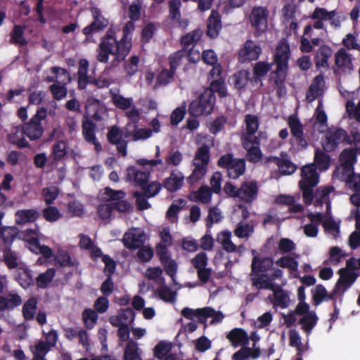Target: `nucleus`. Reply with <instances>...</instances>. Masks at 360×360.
Segmentation results:
<instances>
[{"mask_svg":"<svg viewBox=\"0 0 360 360\" xmlns=\"http://www.w3.org/2000/svg\"><path fill=\"white\" fill-rule=\"evenodd\" d=\"M276 264L281 268H286L295 271L298 269L299 263L290 256H283L276 261Z\"/></svg>","mask_w":360,"mask_h":360,"instance_id":"obj_47","label":"nucleus"},{"mask_svg":"<svg viewBox=\"0 0 360 360\" xmlns=\"http://www.w3.org/2000/svg\"><path fill=\"white\" fill-rule=\"evenodd\" d=\"M219 167L226 170L229 179H237L243 175L246 170V161L243 158H234L232 153L222 155L217 160Z\"/></svg>","mask_w":360,"mask_h":360,"instance_id":"obj_3","label":"nucleus"},{"mask_svg":"<svg viewBox=\"0 0 360 360\" xmlns=\"http://www.w3.org/2000/svg\"><path fill=\"white\" fill-rule=\"evenodd\" d=\"M82 319L85 327L91 329L96 323L98 314L91 309H86L82 312Z\"/></svg>","mask_w":360,"mask_h":360,"instance_id":"obj_51","label":"nucleus"},{"mask_svg":"<svg viewBox=\"0 0 360 360\" xmlns=\"http://www.w3.org/2000/svg\"><path fill=\"white\" fill-rule=\"evenodd\" d=\"M243 147L247 151L246 159L250 162L257 163L262 160L263 154L260 147L252 146H248L247 143L245 146H243Z\"/></svg>","mask_w":360,"mask_h":360,"instance_id":"obj_42","label":"nucleus"},{"mask_svg":"<svg viewBox=\"0 0 360 360\" xmlns=\"http://www.w3.org/2000/svg\"><path fill=\"white\" fill-rule=\"evenodd\" d=\"M21 303V297L17 294H8L6 297L0 296V311L12 309Z\"/></svg>","mask_w":360,"mask_h":360,"instance_id":"obj_31","label":"nucleus"},{"mask_svg":"<svg viewBox=\"0 0 360 360\" xmlns=\"http://www.w3.org/2000/svg\"><path fill=\"white\" fill-rule=\"evenodd\" d=\"M332 55L330 46H320L314 57L315 65L317 68H328V59Z\"/></svg>","mask_w":360,"mask_h":360,"instance_id":"obj_27","label":"nucleus"},{"mask_svg":"<svg viewBox=\"0 0 360 360\" xmlns=\"http://www.w3.org/2000/svg\"><path fill=\"white\" fill-rule=\"evenodd\" d=\"M274 296L273 304L274 306L280 307L282 309H285L289 306L290 298L287 291L284 290L276 294Z\"/></svg>","mask_w":360,"mask_h":360,"instance_id":"obj_61","label":"nucleus"},{"mask_svg":"<svg viewBox=\"0 0 360 360\" xmlns=\"http://www.w3.org/2000/svg\"><path fill=\"white\" fill-rule=\"evenodd\" d=\"M51 72L52 73V75L47 76L46 77V81L49 82H59L58 79H60L61 77H64L62 81L67 80L69 81L70 79V74L69 72L64 68H61L59 67H52L51 68Z\"/></svg>","mask_w":360,"mask_h":360,"instance_id":"obj_40","label":"nucleus"},{"mask_svg":"<svg viewBox=\"0 0 360 360\" xmlns=\"http://www.w3.org/2000/svg\"><path fill=\"white\" fill-rule=\"evenodd\" d=\"M44 218L49 222H54L61 217V214L57 207L48 206L43 210Z\"/></svg>","mask_w":360,"mask_h":360,"instance_id":"obj_62","label":"nucleus"},{"mask_svg":"<svg viewBox=\"0 0 360 360\" xmlns=\"http://www.w3.org/2000/svg\"><path fill=\"white\" fill-rule=\"evenodd\" d=\"M171 350V345L165 341H160L154 347V356L158 359H162Z\"/></svg>","mask_w":360,"mask_h":360,"instance_id":"obj_58","label":"nucleus"},{"mask_svg":"<svg viewBox=\"0 0 360 360\" xmlns=\"http://www.w3.org/2000/svg\"><path fill=\"white\" fill-rule=\"evenodd\" d=\"M288 124L290 129V132L292 135H303L304 130L303 126L296 115H291L289 116L288 120Z\"/></svg>","mask_w":360,"mask_h":360,"instance_id":"obj_46","label":"nucleus"},{"mask_svg":"<svg viewBox=\"0 0 360 360\" xmlns=\"http://www.w3.org/2000/svg\"><path fill=\"white\" fill-rule=\"evenodd\" d=\"M261 52V46H243L239 51L238 60L241 63L255 60Z\"/></svg>","mask_w":360,"mask_h":360,"instance_id":"obj_22","label":"nucleus"},{"mask_svg":"<svg viewBox=\"0 0 360 360\" xmlns=\"http://www.w3.org/2000/svg\"><path fill=\"white\" fill-rule=\"evenodd\" d=\"M37 300L32 297L24 303V319L32 320L37 311Z\"/></svg>","mask_w":360,"mask_h":360,"instance_id":"obj_45","label":"nucleus"},{"mask_svg":"<svg viewBox=\"0 0 360 360\" xmlns=\"http://www.w3.org/2000/svg\"><path fill=\"white\" fill-rule=\"evenodd\" d=\"M82 136L84 139L89 144L94 145V149L97 153L102 150V146L96 136V124L90 119L82 120Z\"/></svg>","mask_w":360,"mask_h":360,"instance_id":"obj_11","label":"nucleus"},{"mask_svg":"<svg viewBox=\"0 0 360 360\" xmlns=\"http://www.w3.org/2000/svg\"><path fill=\"white\" fill-rule=\"evenodd\" d=\"M274 162L284 175L291 174L296 170L295 165L288 159L274 158Z\"/></svg>","mask_w":360,"mask_h":360,"instance_id":"obj_41","label":"nucleus"},{"mask_svg":"<svg viewBox=\"0 0 360 360\" xmlns=\"http://www.w3.org/2000/svg\"><path fill=\"white\" fill-rule=\"evenodd\" d=\"M216 97L210 91H203L195 100L191 102L188 112L193 117L208 115L213 112Z\"/></svg>","mask_w":360,"mask_h":360,"instance_id":"obj_4","label":"nucleus"},{"mask_svg":"<svg viewBox=\"0 0 360 360\" xmlns=\"http://www.w3.org/2000/svg\"><path fill=\"white\" fill-rule=\"evenodd\" d=\"M212 193L210 187L202 186L198 190L192 193L191 195L193 197L192 200L195 202L208 204L212 200Z\"/></svg>","mask_w":360,"mask_h":360,"instance_id":"obj_32","label":"nucleus"},{"mask_svg":"<svg viewBox=\"0 0 360 360\" xmlns=\"http://www.w3.org/2000/svg\"><path fill=\"white\" fill-rule=\"evenodd\" d=\"M145 238L143 231L139 232L137 229H129L124 233L122 243L129 250H136L144 244Z\"/></svg>","mask_w":360,"mask_h":360,"instance_id":"obj_13","label":"nucleus"},{"mask_svg":"<svg viewBox=\"0 0 360 360\" xmlns=\"http://www.w3.org/2000/svg\"><path fill=\"white\" fill-rule=\"evenodd\" d=\"M229 82L235 89L240 91L246 87L249 82H253V80L250 78V72L248 70H240L230 77Z\"/></svg>","mask_w":360,"mask_h":360,"instance_id":"obj_19","label":"nucleus"},{"mask_svg":"<svg viewBox=\"0 0 360 360\" xmlns=\"http://www.w3.org/2000/svg\"><path fill=\"white\" fill-rule=\"evenodd\" d=\"M356 150L354 148L344 149L340 156V166L337 167L333 174L338 177H343L345 174L354 171V165L356 162Z\"/></svg>","mask_w":360,"mask_h":360,"instance_id":"obj_9","label":"nucleus"},{"mask_svg":"<svg viewBox=\"0 0 360 360\" xmlns=\"http://www.w3.org/2000/svg\"><path fill=\"white\" fill-rule=\"evenodd\" d=\"M250 280L252 281V285L259 290H269L273 287L272 283L266 282V279L264 277L263 274L254 275L250 274Z\"/></svg>","mask_w":360,"mask_h":360,"instance_id":"obj_55","label":"nucleus"},{"mask_svg":"<svg viewBox=\"0 0 360 360\" xmlns=\"http://www.w3.org/2000/svg\"><path fill=\"white\" fill-rule=\"evenodd\" d=\"M113 104L121 110H127L129 108L132 104L131 98H125L120 94H115L112 97Z\"/></svg>","mask_w":360,"mask_h":360,"instance_id":"obj_59","label":"nucleus"},{"mask_svg":"<svg viewBox=\"0 0 360 360\" xmlns=\"http://www.w3.org/2000/svg\"><path fill=\"white\" fill-rule=\"evenodd\" d=\"M254 232V226L250 224H243L240 222L237 224L236 229L234 230L235 235L239 238H248Z\"/></svg>","mask_w":360,"mask_h":360,"instance_id":"obj_52","label":"nucleus"},{"mask_svg":"<svg viewBox=\"0 0 360 360\" xmlns=\"http://www.w3.org/2000/svg\"><path fill=\"white\" fill-rule=\"evenodd\" d=\"M273 265L274 259L271 257L255 255L252 259L250 274H265L273 269Z\"/></svg>","mask_w":360,"mask_h":360,"instance_id":"obj_18","label":"nucleus"},{"mask_svg":"<svg viewBox=\"0 0 360 360\" xmlns=\"http://www.w3.org/2000/svg\"><path fill=\"white\" fill-rule=\"evenodd\" d=\"M183 181L184 176L181 173L172 172L170 176L164 180L162 186L169 192H176L181 188Z\"/></svg>","mask_w":360,"mask_h":360,"instance_id":"obj_23","label":"nucleus"},{"mask_svg":"<svg viewBox=\"0 0 360 360\" xmlns=\"http://www.w3.org/2000/svg\"><path fill=\"white\" fill-rule=\"evenodd\" d=\"M330 156L322 150L317 148L315 150L313 165L321 171L328 169L330 164Z\"/></svg>","mask_w":360,"mask_h":360,"instance_id":"obj_29","label":"nucleus"},{"mask_svg":"<svg viewBox=\"0 0 360 360\" xmlns=\"http://www.w3.org/2000/svg\"><path fill=\"white\" fill-rule=\"evenodd\" d=\"M204 91H212L213 96H215L214 93L217 92L221 98H224L227 96V90L225 86L224 80L222 78L212 80L210 87L206 88Z\"/></svg>","mask_w":360,"mask_h":360,"instance_id":"obj_36","label":"nucleus"},{"mask_svg":"<svg viewBox=\"0 0 360 360\" xmlns=\"http://www.w3.org/2000/svg\"><path fill=\"white\" fill-rule=\"evenodd\" d=\"M342 143L352 145V138L347 134L346 130L342 128H337L334 130H329L327 131L325 140L322 143V146L326 152H332Z\"/></svg>","mask_w":360,"mask_h":360,"instance_id":"obj_7","label":"nucleus"},{"mask_svg":"<svg viewBox=\"0 0 360 360\" xmlns=\"http://www.w3.org/2000/svg\"><path fill=\"white\" fill-rule=\"evenodd\" d=\"M227 338L231 342L232 346H245L249 341L248 335L243 328H234L228 335Z\"/></svg>","mask_w":360,"mask_h":360,"instance_id":"obj_21","label":"nucleus"},{"mask_svg":"<svg viewBox=\"0 0 360 360\" xmlns=\"http://www.w3.org/2000/svg\"><path fill=\"white\" fill-rule=\"evenodd\" d=\"M176 72L172 69H163L157 75V82L160 85H167L173 81Z\"/></svg>","mask_w":360,"mask_h":360,"instance_id":"obj_53","label":"nucleus"},{"mask_svg":"<svg viewBox=\"0 0 360 360\" xmlns=\"http://www.w3.org/2000/svg\"><path fill=\"white\" fill-rule=\"evenodd\" d=\"M245 134L254 135L257 131L259 122L257 115L247 114L245 116Z\"/></svg>","mask_w":360,"mask_h":360,"instance_id":"obj_43","label":"nucleus"},{"mask_svg":"<svg viewBox=\"0 0 360 360\" xmlns=\"http://www.w3.org/2000/svg\"><path fill=\"white\" fill-rule=\"evenodd\" d=\"M210 160V147L203 143L198 148L193 160L195 167L191 175L187 178L188 184L193 185L204 178Z\"/></svg>","mask_w":360,"mask_h":360,"instance_id":"obj_2","label":"nucleus"},{"mask_svg":"<svg viewBox=\"0 0 360 360\" xmlns=\"http://www.w3.org/2000/svg\"><path fill=\"white\" fill-rule=\"evenodd\" d=\"M91 12L94 21L89 26L84 28L83 32L85 35H89L95 32L100 31L108 25V20L101 14L98 8L93 7Z\"/></svg>","mask_w":360,"mask_h":360,"instance_id":"obj_16","label":"nucleus"},{"mask_svg":"<svg viewBox=\"0 0 360 360\" xmlns=\"http://www.w3.org/2000/svg\"><path fill=\"white\" fill-rule=\"evenodd\" d=\"M202 36V31L200 29L186 34L181 38L182 45H193L198 44Z\"/></svg>","mask_w":360,"mask_h":360,"instance_id":"obj_54","label":"nucleus"},{"mask_svg":"<svg viewBox=\"0 0 360 360\" xmlns=\"http://www.w3.org/2000/svg\"><path fill=\"white\" fill-rule=\"evenodd\" d=\"M273 65H275L274 61L271 63L264 61L256 63L253 67V82L255 83L261 82L262 78L266 76L271 70Z\"/></svg>","mask_w":360,"mask_h":360,"instance_id":"obj_26","label":"nucleus"},{"mask_svg":"<svg viewBox=\"0 0 360 360\" xmlns=\"http://www.w3.org/2000/svg\"><path fill=\"white\" fill-rule=\"evenodd\" d=\"M334 190L333 186H326L318 188L316 193V200L314 202L316 207H322L324 203L329 201V194Z\"/></svg>","mask_w":360,"mask_h":360,"instance_id":"obj_39","label":"nucleus"},{"mask_svg":"<svg viewBox=\"0 0 360 360\" xmlns=\"http://www.w3.org/2000/svg\"><path fill=\"white\" fill-rule=\"evenodd\" d=\"M68 143L65 141H58L52 146L51 155L53 160L51 166H56L57 162L62 160L68 154Z\"/></svg>","mask_w":360,"mask_h":360,"instance_id":"obj_25","label":"nucleus"},{"mask_svg":"<svg viewBox=\"0 0 360 360\" xmlns=\"http://www.w3.org/2000/svg\"><path fill=\"white\" fill-rule=\"evenodd\" d=\"M290 56V46H276L274 56L276 70L271 71L270 79L274 81L276 95L278 98L286 95L285 82L288 75Z\"/></svg>","mask_w":360,"mask_h":360,"instance_id":"obj_1","label":"nucleus"},{"mask_svg":"<svg viewBox=\"0 0 360 360\" xmlns=\"http://www.w3.org/2000/svg\"><path fill=\"white\" fill-rule=\"evenodd\" d=\"M342 181H345L347 186L354 192H360V174L353 172L345 174L343 177H338Z\"/></svg>","mask_w":360,"mask_h":360,"instance_id":"obj_34","label":"nucleus"},{"mask_svg":"<svg viewBox=\"0 0 360 360\" xmlns=\"http://www.w3.org/2000/svg\"><path fill=\"white\" fill-rule=\"evenodd\" d=\"M56 274L53 268H49L45 272L40 274L36 278V284L39 288H46L53 281Z\"/></svg>","mask_w":360,"mask_h":360,"instance_id":"obj_35","label":"nucleus"},{"mask_svg":"<svg viewBox=\"0 0 360 360\" xmlns=\"http://www.w3.org/2000/svg\"><path fill=\"white\" fill-rule=\"evenodd\" d=\"M231 233L229 231H223L218 236V240H221L223 248L227 252H234L236 251V246L231 240Z\"/></svg>","mask_w":360,"mask_h":360,"instance_id":"obj_50","label":"nucleus"},{"mask_svg":"<svg viewBox=\"0 0 360 360\" xmlns=\"http://www.w3.org/2000/svg\"><path fill=\"white\" fill-rule=\"evenodd\" d=\"M269 11L265 7L255 6L250 14V21L252 26L258 32H264L268 28L267 18Z\"/></svg>","mask_w":360,"mask_h":360,"instance_id":"obj_10","label":"nucleus"},{"mask_svg":"<svg viewBox=\"0 0 360 360\" xmlns=\"http://www.w3.org/2000/svg\"><path fill=\"white\" fill-rule=\"evenodd\" d=\"M221 28V17L216 11H212L207 21V34L212 38H215Z\"/></svg>","mask_w":360,"mask_h":360,"instance_id":"obj_24","label":"nucleus"},{"mask_svg":"<svg viewBox=\"0 0 360 360\" xmlns=\"http://www.w3.org/2000/svg\"><path fill=\"white\" fill-rule=\"evenodd\" d=\"M137 350V344L133 340H130L125 348L124 354V360H137L139 358Z\"/></svg>","mask_w":360,"mask_h":360,"instance_id":"obj_63","label":"nucleus"},{"mask_svg":"<svg viewBox=\"0 0 360 360\" xmlns=\"http://www.w3.org/2000/svg\"><path fill=\"white\" fill-rule=\"evenodd\" d=\"M259 188L255 181H243L240 187L238 198L246 203H252L258 195Z\"/></svg>","mask_w":360,"mask_h":360,"instance_id":"obj_14","label":"nucleus"},{"mask_svg":"<svg viewBox=\"0 0 360 360\" xmlns=\"http://www.w3.org/2000/svg\"><path fill=\"white\" fill-rule=\"evenodd\" d=\"M301 180L299 183L303 184H313L317 185L319 181V175L317 172L316 165L309 164L302 167L301 169Z\"/></svg>","mask_w":360,"mask_h":360,"instance_id":"obj_20","label":"nucleus"},{"mask_svg":"<svg viewBox=\"0 0 360 360\" xmlns=\"http://www.w3.org/2000/svg\"><path fill=\"white\" fill-rule=\"evenodd\" d=\"M103 195H106L107 200L111 201L113 210L121 213H128L132 211L131 203L125 200L126 193L122 190H114L110 187L103 189Z\"/></svg>","mask_w":360,"mask_h":360,"instance_id":"obj_6","label":"nucleus"},{"mask_svg":"<svg viewBox=\"0 0 360 360\" xmlns=\"http://www.w3.org/2000/svg\"><path fill=\"white\" fill-rule=\"evenodd\" d=\"M324 77L322 75H319L314 78L311 84L306 92V101L308 103H312L316 99H320L324 94Z\"/></svg>","mask_w":360,"mask_h":360,"instance_id":"obj_15","label":"nucleus"},{"mask_svg":"<svg viewBox=\"0 0 360 360\" xmlns=\"http://www.w3.org/2000/svg\"><path fill=\"white\" fill-rule=\"evenodd\" d=\"M24 242H26L25 246L35 254H41L45 258H50L53 255L51 248L46 245H41L38 236L37 229H27L24 231Z\"/></svg>","mask_w":360,"mask_h":360,"instance_id":"obj_8","label":"nucleus"},{"mask_svg":"<svg viewBox=\"0 0 360 360\" xmlns=\"http://www.w3.org/2000/svg\"><path fill=\"white\" fill-rule=\"evenodd\" d=\"M7 140L12 144H16L19 148H22V124L15 127L13 131L8 134Z\"/></svg>","mask_w":360,"mask_h":360,"instance_id":"obj_49","label":"nucleus"},{"mask_svg":"<svg viewBox=\"0 0 360 360\" xmlns=\"http://www.w3.org/2000/svg\"><path fill=\"white\" fill-rule=\"evenodd\" d=\"M162 186V185L158 181H152L150 184L148 183L141 190L146 197L153 198L160 191Z\"/></svg>","mask_w":360,"mask_h":360,"instance_id":"obj_64","label":"nucleus"},{"mask_svg":"<svg viewBox=\"0 0 360 360\" xmlns=\"http://www.w3.org/2000/svg\"><path fill=\"white\" fill-rule=\"evenodd\" d=\"M311 292L312 295V303L316 307L325 301L327 296V290L321 284L316 285L311 290Z\"/></svg>","mask_w":360,"mask_h":360,"instance_id":"obj_38","label":"nucleus"},{"mask_svg":"<svg viewBox=\"0 0 360 360\" xmlns=\"http://www.w3.org/2000/svg\"><path fill=\"white\" fill-rule=\"evenodd\" d=\"M46 117V108L44 107L38 108L30 121L24 123V135L27 136L30 140H37L41 138L44 132L41 122L45 120Z\"/></svg>","mask_w":360,"mask_h":360,"instance_id":"obj_5","label":"nucleus"},{"mask_svg":"<svg viewBox=\"0 0 360 360\" xmlns=\"http://www.w3.org/2000/svg\"><path fill=\"white\" fill-rule=\"evenodd\" d=\"M18 234V230L15 226H3L0 233V238H2L4 243L8 247L13 240Z\"/></svg>","mask_w":360,"mask_h":360,"instance_id":"obj_37","label":"nucleus"},{"mask_svg":"<svg viewBox=\"0 0 360 360\" xmlns=\"http://www.w3.org/2000/svg\"><path fill=\"white\" fill-rule=\"evenodd\" d=\"M316 185H314L313 184H303L299 183L300 188L302 192V198L304 202L309 205H311L314 198V193L313 188Z\"/></svg>","mask_w":360,"mask_h":360,"instance_id":"obj_48","label":"nucleus"},{"mask_svg":"<svg viewBox=\"0 0 360 360\" xmlns=\"http://www.w3.org/2000/svg\"><path fill=\"white\" fill-rule=\"evenodd\" d=\"M63 82V84L60 82L54 83L49 87V90L55 100L60 101L67 95L66 82L65 80Z\"/></svg>","mask_w":360,"mask_h":360,"instance_id":"obj_44","label":"nucleus"},{"mask_svg":"<svg viewBox=\"0 0 360 360\" xmlns=\"http://www.w3.org/2000/svg\"><path fill=\"white\" fill-rule=\"evenodd\" d=\"M133 195L136 199V204L138 210L143 211L150 208L151 205L148 202V198H150L146 197V195L142 191H135Z\"/></svg>","mask_w":360,"mask_h":360,"instance_id":"obj_56","label":"nucleus"},{"mask_svg":"<svg viewBox=\"0 0 360 360\" xmlns=\"http://www.w3.org/2000/svg\"><path fill=\"white\" fill-rule=\"evenodd\" d=\"M55 262L56 264H59L62 267H73L75 266L70 254L67 251H60L55 257Z\"/></svg>","mask_w":360,"mask_h":360,"instance_id":"obj_60","label":"nucleus"},{"mask_svg":"<svg viewBox=\"0 0 360 360\" xmlns=\"http://www.w3.org/2000/svg\"><path fill=\"white\" fill-rule=\"evenodd\" d=\"M319 318L314 311H310L303 316L298 321L301 328L307 334L311 333L312 329L316 326Z\"/></svg>","mask_w":360,"mask_h":360,"instance_id":"obj_30","label":"nucleus"},{"mask_svg":"<svg viewBox=\"0 0 360 360\" xmlns=\"http://www.w3.org/2000/svg\"><path fill=\"white\" fill-rule=\"evenodd\" d=\"M150 172L149 171L138 169L134 165L129 166L127 168V181L133 182L134 185L141 188H143L150 179Z\"/></svg>","mask_w":360,"mask_h":360,"instance_id":"obj_12","label":"nucleus"},{"mask_svg":"<svg viewBox=\"0 0 360 360\" xmlns=\"http://www.w3.org/2000/svg\"><path fill=\"white\" fill-rule=\"evenodd\" d=\"M338 274L340 277L337 281L335 285L337 288H340L342 291V294H344L353 283L356 281L357 278L359 276L358 272H349L347 269H340L338 270Z\"/></svg>","mask_w":360,"mask_h":360,"instance_id":"obj_17","label":"nucleus"},{"mask_svg":"<svg viewBox=\"0 0 360 360\" xmlns=\"http://www.w3.org/2000/svg\"><path fill=\"white\" fill-rule=\"evenodd\" d=\"M335 65L342 70L352 68V63L350 56L344 49H340L335 54Z\"/></svg>","mask_w":360,"mask_h":360,"instance_id":"obj_33","label":"nucleus"},{"mask_svg":"<svg viewBox=\"0 0 360 360\" xmlns=\"http://www.w3.org/2000/svg\"><path fill=\"white\" fill-rule=\"evenodd\" d=\"M209 311H212L204 308L194 310L188 307H185L182 309L181 314L184 318L190 320H192L195 316L198 317L199 321L203 323L206 321L207 316H210Z\"/></svg>","mask_w":360,"mask_h":360,"instance_id":"obj_28","label":"nucleus"},{"mask_svg":"<svg viewBox=\"0 0 360 360\" xmlns=\"http://www.w3.org/2000/svg\"><path fill=\"white\" fill-rule=\"evenodd\" d=\"M159 297L167 302H174L176 300V292L172 291L168 286H160L158 290Z\"/></svg>","mask_w":360,"mask_h":360,"instance_id":"obj_57","label":"nucleus"}]
</instances>
